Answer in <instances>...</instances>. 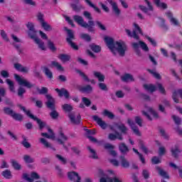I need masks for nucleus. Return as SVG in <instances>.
I'll use <instances>...</instances> for the list:
<instances>
[{
  "instance_id": "50",
  "label": "nucleus",
  "mask_w": 182,
  "mask_h": 182,
  "mask_svg": "<svg viewBox=\"0 0 182 182\" xmlns=\"http://www.w3.org/2000/svg\"><path fill=\"white\" fill-rule=\"evenodd\" d=\"M52 65H53V66L56 68L57 70H60V72H63V70H65V69L63 68V66L60 64H59V63H58L56 61H53Z\"/></svg>"
},
{
  "instance_id": "64",
  "label": "nucleus",
  "mask_w": 182,
  "mask_h": 182,
  "mask_svg": "<svg viewBox=\"0 0 182 182\" xmlns=\"http://www.w3.org/2000/svg\"><path fill=\"white\" fill-rule=\"evenodd\" d=\"M70 6L73 9V10H74L75 12H79V11L82 9V6H77L76 5V4L73 3L70 4Z\"/></svg>"
},
{
  "instance_id": "59",
  "label": "nucleus",
  "mask_w": 182,
  "mask_h": 182,
  "mask_svg": "<svg viewBox=\"0 0 182 182\" xmlns=\"http://www.w3.org/2000/svg\"><path fill=\"white\" fill-rule=\"evenodd\" d=\"M56 159H58L60 161H61L62 164L65 165L66 163H68V159L62 156L61 155L56 154L55 155Z\"/></svg>"
},
{
  "instance_id": "63",
  "label": "nucleus",
  "mask_w": 182,
  "mask_h": 182,
  "mask_svg": "<svg viewBox=\"0 0 182 182\" xmlns=\"http://www.w3.org/2000/svg\"><path fill=\"white\" fill-rule=\"evenodd\" d=\"M147 72L151 73V75H153V76L155 77L156 79H161V76L160 75V74L154 72V70L151 69H147Z\"/></svg>"
},
{
  "instance_id": "30",
  "label": "nucleus",
  "mask_w": 182,
  "mask_h": 182,
  "mask_svg": "<svg viewBox=\"0 0 182 182\" xmlns=\"http://www.w3.org/2000/svg\"><path fill=\"white\" fill-rule=\"evenodd\" d=\"M90 48L92 52H95V53H99L100 52H102V47L95 43L90 44Z\"/></svg>"
},
{
  "instance_id": "62",
  "label": "nucleus",
  "mask_w": 182,
  "mask_h": 182,
  "mask_svg": "<svg viewBox=\"0 0 182 182\" xmlns=\"http://www.w3.org/2000/svg\"><path fill=\"white\" fill-rule=\"evenodd\" d=\"M48 46L49 49L52 50V52H55L56 50V47L55 46V44L50 40L48 41Z\"/></svg>"
},
{
  "instance_id": "27",
  "label": "nucleus",
  "mask_w": 182,
  "mask_h": 182,
  "mask_svg": "<svg viewBox=\"0 0 182 182\" xmlns=\"http://www.w3.org/2000/svg\"><path fill=\"white\" fill-rule=\"evenodd\" d=\"M85 2H86L87 4L89 5V6H90V8H93L94 11H95V12H97V14H102V10H100V9H99V7L96 6V5H95L93 3H92V1L90 0H84Z\"/></svg>"
},
{
  "instance_id": "8",
  "label": "nucleus",
  "mask_w": 182,
  "mask_h": 182,
  "mask_svg": "<svg viewBox=\"0 0 182 182\" xmlns=\"http://www.w3.org/2000/svg\"><path fill=\"white\" fill-rule=\"evenodd\" d=\"M144 1L146 2L148 8L146 7V6H143V5H139V8L142 11V12H144V14H146V15L150 16L151 14L150 13H149V11H151V12H153V11H154V9L153 8L151 3H150L149 0H144Z\"/></svg>"
},
{
  "instance_id": "7",
  "label": "nucleus",
  "mask_w": 182,
  "mask_h": 182,
  "mask_svg": "<svg viewBox=\"0 0 182 182\" xmlns=\"http://www.w3.org/2000/svg\"><path fill=\"white\" fill-rule=\"evenodd\" d=\"M56 140H57V143L63 146L65 150H68V146L65 145V141H68V136H66L65 134L63 133V129L62 127L59 128L58 136L56 139Z\"/></svg>"
},
{
  "instance_id": "54",
  "label": "nucleus",
  "mask_w": 182,
  "mask_h": 182,
  "mask_svg": "<svg viewBox=\"0 0 182 182\" xmlns=\"http://www.w3.org/2000/svg\"><path fill=\"white\" fill-rule=\"evenodd\" d=\"M4 112L5 113V114H8L9 116H11L12 117V115L15 113L14 112V110H12V109H11L10 107H5L4 109Z\"/></svg>"
},
{
  "instance_id": "28",
  "label": "nucleus",
  "mask_w": 182,
  "mask_h": 182,
  "mask_svg": "<svg viewBox=\"0 0 182 182\" xmlns=\"http://www.w3.org/2000/svg\"><path fill=\"white\" fill-rule=\"evenodd\" d=\"M40 141L41 143H42V144H43V146H45V147H46V149H51V150H53V151H56V149L52 146V145L49 144V142H48V141H46V139H45L44 138H41L40 139Z\"/></svg>"
},
{
  "instance_id": "22",
  "label": "nucleus",
  "mask_w": 182,
  "mask_h": 182,
  "mask_svg": "<svg viewBox=\"0 0 182 182\" xmlns=\"http://www.w3.org/2000/svg\"><path fill=\"white\" fill-rule=\"evenodd\" d=\"M79 90L82 92V93H92V92H93V87H92V85H87L85 86H82L80 87L79 88Z\"/></svg>"
},
{
  "instance_id": "33",
  "label": "nucleus",
  "mask_w": 182,
  "mask_h": 182,
  "mask_svg": "<svg viewBox=\"0 0 182 182\" xmlns=\"http://www.w3.org/2000/svg\"><path fill=\"white\" fill-rule=\"evenodd\" d=\"M43 73H45L48 79H50V80H51V79H53V73H52V71H50V70L48 68V67L43 68Z\"/></svg>"
},
{
  "instance_id": "44",
  "label": "nucleus",
  "mask_w": 182,
  "mask_h": 182,
  "mask_svg": "<svg viewBox=\"0 0 182 182\" xmlns=\"http://www.w3.org/2000/svg\"><path fill=\"white\" fill-rule=\"evenodd\" d=\"M80 38V39L85 41V42H90L92 41V37L88 33H81Z\"/></svg>"
},
{
  "instance_id": "29",
  "label": "nucleus",
  "mask_w": 182,
  "mask_h": 182,
  "mask_svg": "<svg viewBox=\"0 0 182 182\" xmlns=\"http://www.w3.org/2000/svg\"><path fill=\"white\" fill-rule=\"evenodd\" d=\"M156 170L159 171V176H161V177H164V178H170V176L168 174H167V172H166L164 170L161 169L160 166H156Z\"/></svg>"
},
{
  "instance_id": "31",
  "label": "nucleus",
  "mask_w": 182,
  "mask_h": 182,
  "mask_svg": "<svg viewBox=\"0 0 182 182\" xmlns=\"http://www.w3.org/2000/svg\"><path fill=\"white\" fill-rule=\"evenodd\" d=\"M120 159H121L122 166L124 168H129V167H130V163L128 161L127 159H126V158H124V156H121Z\"/></svg>"
},
{
  "instance_id": "49",
  "label": "nucleus",
  "mask_w": 182,
  "mask_h": 182,
  "mask_svg": "<svg viewBox=\"0 0 182 182\" xmlns=\"http://www.w3.org/2000/svg\"><path fill=\"white\" fill-rule=\"evenodd\" d=\"M50 116L53 120H56L59 117V112L56 109H53L50 113Z\"/></svg>"
},
{
  "instance_id": "21",
  "label": "nucleus",
  "mask_w": 182,
  "mask_h": 182,
  "mask_svg": "<svg viewBox=\"0 0 182 182\" xmlns=\"http://www.w3.org/2000/svg\"><path fill=\"white\" fill-rule=\"evenodd\" d=\"M166 16L170 19V22L171 23H172V25H174L175 26H178V21L173 17V13H171V11H167L166 13Z\"/></svg>"
},
{
  "instance_id": "16",
  "label": "nucleus",
  "mask_w": 182,
  "mask_h": 182,
  "mask_svg": "<svg viewBox=\"0 0 182 182\" xmlns=\"http://www.w3.org/2000/svg\"><path fill=\"white\" fill-rule=\"evenodd\" d=\"M114 133L115 134H113V133L109 134L108 135L109 140H111L112 141H114V140H117V139L120 141L123 140V136L122 135V134H120L117 131H115Z\"/></svg>"
},
{
  "instance_id": "55",
  "label": "nucleus",
  "mask_w": 182,
  "mask_h": 182,
  "mask_svg": "<svg viewBox=\"0 0 182 182\" xmlns=\"http://www.w3.org/2000/svg\"><path fill=\"white\" fill-rule=\"evenodd\" d=\"M161 24H160V28L164 29V32H167L168 31V26L166 25V20L164 18L161 19Z\"/></svg>"
},
{
  "instance_id": "19",
  "label": "nucleus",
  "mask_w": 182,
  "mask_h": 182,
  "mask_svg": "<svg viewBox=\"0 0 182 182\" xmlns=\"http://www.w3.org/2000/svg\"><path fill=\"white\" fill-rule=\"evenodd\" d=\"M177 95H179L181 99L182 100V90L181 89L176 90L173 92L172 99H173V102H175V103H179V100H178V98L177 97Z\"/></svg>"
},
{
  "instance_id": "48",
  "label": "nucleus",
  "mask_w": 182,
  "mask_h": 182,
  "mask_svg": "<svg viewBox=\"0 0 182 182\" xmlns=\"http://www.w3.org/2000/svg\"><path fill=\"white\" fill-rule=\"evenodd\" d=\"M102 114L103 116H107V117H108L109 119H114V114H113V112H110L107 109H104Z\"/></svg>"
},
{
  "instance_id": "58",
  "label": "nucleus",
  "mask_w": 182,
  "mask_h": 182,
  "mask_svg": "<svg viewBox=\"0 0 182 182\" xmlns=\"http://www.w3.org/2000/svg\"><path fill=\"white\" fill-rule=\"evenodd\" d=\"M135 123L139 126V127H143V119L141 117L136 116L134 117Z\"/></svg>"
},
{
  "instance_id": "41",
  "label": "nucleus",
  "mask_w": 182,
  "mask_h": 182,
  "mask_svg": "<svg viewBox=\"0 0 182 182\" xmlns=\"http://www.w3.org/2000/svg\"><path fill=\"white\" fill-rule=\"evenodd\" d=\"M132 150L136 154H137V156H139V160L141 161L142 164H146V159H144L143 154H140L139 150L136 149V148H133Z\"/></svg>"
},
{
  "instance_id": "52",
  "label": "nucleus",
  "mask_w": 182,
  "mask_h": 182,
  "mask_svg": "<svg viewBox=\"0 0 182 182\" xmlns=\"http://www.w3.org/2000/svg\"><path fill=\"white\" fill-rule=\"evenodd\" d=\"M77 73H79L80 76H81L85 82H90V80L89 79V77L85 74V73L80 71V70H77Z\"/></svg>"
},
{
  "instance_id": "34",
  "label": "nucleus",
  "mask_w": 182,
  "mask_h": 182,
  "mask_svg": "<svg viewBox=\"0 0 182 182\" xmlns=\"http://www.w3.org/2000/svg\"><path fill=\"white\" fill-rule=\"evenodd\" d=\"M58 58L60 59V60H61L63 63H65V62H69V60H70V55H68V54H60L58 55Z\"/></svg>"
},
{
  "instance_id": "9",
  "label": "nucleus",
  "mask_w": 182,
  "mask_h": 182,
  "mask_svg": "<svg viewBox=\"0 0 182 182\" xmlns=\"http://www.w3.org/2000/svg\"><path fill=\"white\" fill-rule=\"evenodd\" d=\"M46 97L48 100L46 102V105L48 109H50V110H55L56 106L55 105V99H53V97L50 95H46Z\"/></svg>"
},
{
  "instance_id": "47",
  "label": "nucleus",
  "mask_w": 182,
  "mask_h": 182,
  "mask_svg": "<svg viewBox=\"0 0 182 182\" xmlns=\"http://www.w3.org/2000/svg\"><path fill=\"white\" fill-rule=\"evenodd\" d=\"M144 88L145 89V90H148V92H151V93H153V92H156V86L153 85H144Z\"/></svg>"
},
{
  "instance_id": "20",
  "label": "nucleus",
  "mask_w": 182,
  "mask_h": 182,
  "mask_svg": "<svg viewBox=\"0 0 182 182\" xmlns=\"http://www.w3.org/2000/svg\"><path fill=\"white\" fill-rule=\"evenodd\" d=\"M119 150L122 154H127L129 151H130L129 146H127L124 142H122L119 144Z\"/></svg>"
},
{
  "instance_id": "51",
  "label": "nucleus",
  "mask_w": 182,
  "mask_h": 182,
  "mask_svg": "<svg viewBox=\"0 0 182 182\" xmlns=\"http://www.w3.org/2000/svg\"><path fill=\"white\" fill-rule=\"evenodd\" d=\"M25 93H26V90H25V88L20 87L18 89V92L17 95L19 97L23 98V95H25Z\"/></svg>"
},
{
  "instance_id": "46",
  "label": "nucleus",
  "mask_w": 182,
  "mask_h": 182,
  "mask_svg": "<svg viewBox=\"0 0 182 182\" xmlns=\"http://www.w3.org/2000/svg\"><path fill=\"white\" fill-rule=\"evenodd\" d=\"M41 24L44 31H46L47 32L52 31V26L46 21H43Z\"/></svg>"
},
{
  "instance_id": "38",
  "label": "nucleus",
  "mask_w": 182,
  "mask_h": 182,
  "mask_svg": "<svg viewBox=\"0 0 182 182\" xmlns=\"http://www.w3.org/2000/svg\"><path fill=\"white\" fill-rule=\"evenodd\" d=\"M154 2L157 8H161L162 9H167V4L160 2V0H154Z\"/></svg>"
},
{
  "instance_id": "18",
  "label": "nucleus",
  "mask_w": 182,
  "mask_h": 182,
  "mask_svg": "<svg viewBox=\"0 0 182 182\" xmlns=\"http://www.w3.org/2000/svg\"><path fill=\"white\" fill-rule=\"evenodd\" d=\"M14 68H16V70L21 72V73H28V72H29V68H28V67H23L22 64L18 63H14Z\"/></svg>"
},
{
  "instance_id": "26",
  "label": "nucleus",
  "mask_w": 182,
  "mask_h": 182,
  "mask_svg": "<svg viewBox=\"0 0 182 182\" xmlns=\"http://www.w3.org/2000/svg\"><path fill=\"white\" fill-rule=\"evenodd\" d=\"M138 144L139 146V149L145 154H147V153H149V149H147V147L146 146V145L144 144V141H143V140L139 139L138 141Z\"/></svg>"
},
{
  "instance_id": "36",
  "label": "nucleus",
  "mask_w": 182,
  "mask_h": 182,
  "mask_svg": "<svg viewBox=\"0 0 182 182\" xmlns=\"http://www.w3.org/2000/svg\"><path fill=\"white\" fill-rule=\"evenodd\" d=\"M11 164L14 170L19 171L22 168V166L15 159H11Z\"/></svg>"
},
{
  "instance_id": "45",
  "label": "nucleus",
  "mask_w": 182,
  "mask_h": 182,
  "mask_svg": "<svg viewBox=\"0 0 182 182\" xmlns=\"http://www.w3.org/2000/svg\"><path fill=\"white\" fill-rule=\"evenodd\" d=\"M11 117L14 119L16 120L17 122H22L23 120V116L21 114H18L14 112L12 115Z\"/></svg>"
},
{
  "instance_id": "17",
  "label": "nucleus",
  "mask_w": 182,
  "mask_h": 182,
  "mask_svg": "<svg viewBox=\"0 0 182 182\" xmlns=\"http://www.w3.org/2000/svg\"><path fill=\"white\" fill-rule=\"evenodd\" d=\"M55 90L58 93V96L60 97H65V99H69L70 95L69 94V91L65 88H55Z\"/></svg>"
},
{
  "instance_id": "40",
  "label": "nucleus",
  "mask_w": 182,
  "mask_h": 182,
  "mask_svg": "<svg viewBox=\"0 0 182 182\" xmlns=\"http://www.w3.org/2000/svg\"><path fill=\"white\" fill-rule=\"evenodd\" d=\"M23 160L27 164H31L32 163H35V159L33 158H32L30 155H24L23 156Z\"/></svg>"
},
{
  "instance_id": "2",
  "label": "nucleus",
  "mask_w": 182,
  "mask_h": 182,
  "mask_svg": "<svg viewBox=\"0 0 182 182\" xmlns=\"http://www.w3.org/2000/svg\"><path fill=\"white\" fill-rule=\"evenodd\" d=\"M83 16L87 19H89L88 23L85 21V19H83V17L79 16V15H75L73 16V19L75 22L77 23V25H80V26H82V28H85V29H87V31L91 33H95V21H92L93 17H92V14L90 12L85 11L83 12Z\"/></svg>"
},
{
  "instance_id": "15",
  "label": "nucleus",
  "mask_w": 182,
  "mask_h": 182,
  "mask_svg": "<svg viewBox=\"0 0 182 182\" xmlns=\"http://www.w3.org/2000/svg\"><path fill=\"white\" fill-rule=\"evenodd\" d=\"M107 2L111 5L112 8L113 12L117 16H119L121 14L120 9H119V6H117V3L113 1V0H107Z\"/></svg>"
},
{
  "instance_id": "1",
  "label": "nucleus",
  "mask_w": 182,
  "mask_h": 182,
  "mask_svg": "<svg viewBox=\"0 0 182 182\" xmlns=\"http://www.w3.org/2000/svg\"><path fill=\"white\" fill-rule=\"evenodd\" d=\"M105 42L107 48L110 49L111 52L113 53L114 56H116V52H118L119 56H124V55H126V50H127V46L124 42H114V39L107 36L105 37Z\"/></svg>"
},
{
  "instance_id": "6",
  "label": "nucleus",
  "mask_w": 182,
  "mask_h": 182,
  "mask_svg": "<svg viewBox=\"0 0 182 182\" xmlns=\"http://www.w3.org/2000/svg\"><path fill=\"white\" fill-rule=\"evenodd\" d=\"M14 77L20 86H24L27 89H32V87H35L36 86L35 84H32L29 81L21 77L18 74H14Z\"/></svg>"
},
{
  "instance_id": "25",
  "label": "nucleus",
  "mask_w": 182,
  "mask_h": 182,
  "mask_svg": "<svg viewBox=\"0 0 182 182\" xmlns=\"http://www.w3.org/2000/svg\"><path fill=\"white\" fill-rule=\"evenodd\" d=\"M1 176L6 180H11L12 178V172L9 169H6L1 172Z\"/></svg>"
},
{
  "instance_id": "4",
  "label": "nucleus",
  "mask_w": 182,
  "mask_h": 182,
  "mask_svg": "<svg viewBox=\"0 0 182 182\" xmlns=\"http://www.w3.org/2000/svg\"><path fill=\"white\" fill-rule=\"evenodd\" d=\"M64 29L65 31H67V37L65 38L67 43L74 50H79V46L76 45L75 42H73V41L76 39V37H75V33H73V31L68 28V27H65Z\"/></svg>"
},
{
  "instance_id": "10",
  "label": "nucleus",
  "mask_w": 182,
  "mask_h": 182,
  "mask_svg": "<svg viewBox=\"0 0 182 182\" xmlns=\"http://www.w3.org/2000/svg\"><path fill=\"white\" fill-rule=\"evenodd\" d=\"M26 28H28V36L31 39H35V35H36V31L35 30V26L33 25V23L28 22L27 24H26Z\"/></svg>"
},
{
  "instance_id": "24",
  "label": "nucleus",
  "mask_w": 182,
  "mask_h": 182,
  "mask_svg": "<svg viewBox=\"0 0 182 182\" xmlns=\"http://www.w3.org/2000/svg\"><path fill=\"white\" fill-rule=\"evenodd\" d=\"M122 82H134V77L133 75L129 73H126L121 77Z\"/></svg>"
},
{
  "instance_id": "56",
  "label": "nucleus",
  "mask_w": 182,
  "mask_h": 182,
  "mask_svg": "<svg viewBox=\"0 0 182 182\" xmlns=\"http://www.w3.org/2000/svg\"><path fill=\"white\" fill-rule=\"evenodd\" d=\"M62 109L65 110V112H72L73 110V107H72L70 105L65 104L62 106Z\"/></svg>"
},
{
  "instance_id": "37",
  "label": "nucleus",
  "mask_w": 182,
  "mask_h": 182,
  "mask_svg": "<svg viewBox=\"0 0 182 182\" xmlns=\"http://www.w3.org/2000/svg\"><path fill=\"white\" fill-rule=\"evenodd\" d=\"M171 151L172 153L173 157L175 159H178V153H181V151L178 149V145H175V149H171Z\"/></svg>"
},
{
  "instance_id": "14",
  "label": "nucleus",
  "mask_w": 182,
  "mask_h": 182,
  "mask_svg": "<svg viewBox=\"0 0 182 182\" xmlns=\"http://www.w3.org/2000/svg\"><path fill=\"white\" fill-rule=\"evenodd\" d=\"M127 123L129 126H130L134 134H136V136H141V134L140 133V130H139V127H136V124H134V122H133V120H132L131 119H128Z\"/></svg>"
},
{
  "instance_id": "32",
  "label": "nucleus",
  "mask_w": 182,
  "mask_h": 182,
  "mask_svg": "<svg viewBox=\"0 0 182 182\" xmlns=\"http://www.w3.org/2000/svg\"><path fill=\"white\" fill-rule=\"evenodd\" d=\"M93 75L95 77H97V79H98V82H105V75L102 74V73L94 71Z\"/></svg>"
},
{
  "instance_id": "3",
  "label": "nucleus",
  "mask_w": 182,
  "mask_h": 182,
  "mask_svg": "<svg viewBox=\"0 0 182 182\" xmlns=\"http://www.w3.org/2000/svg\"><path fill=\"white\" fill-rule=\"evenodd\" d=\"M18 107H19L21 110H23V112H25V114H26L28 117H29L30 119H32L33 120H34V122H37V124L39 126L40 130H42V129H43V127L46 126V122H42V120L38 118V117H35V115H33L31 112V110L29 109L27 110L25 107L22 106V105H18Z\"/></svg>"
},
{
  "instance_id": "42",
  "label": "nucleus",
  "mask_w": 182,
  "mask_h": 182,
  "mask_svg": "<svg viewBox=\"0 0 182 182\" xmlns=\"http://www.w3.org/2000/svg\"><path fill=\"white\" fill-rule=\"evenodd\" d=\"M22 139L23 141H21V144L22 146H23V147H25L26 149H31V144L27 141L28 139H26V136H25V135H22Z\"/></svg>"
},
{
  "instance_id": "39",
  "label": "nucleus",
  "mask_w": 182,
  "mask_h": 182,
  "mask_svg": "<svg viewBox=\"0 0 182 182\" xmlns=\"http://www.w3.org/2000/svg\"><path fill=\"white\" fill-rule=\"evenodd\" d=\"M34 41H35L36 43H37V45H38V48L41 50H45V43H43V41H42L41 39H39L38 38H36V37L34 38Z\"/></svg>"
},
{
  "instance_id": "13",
  "label": "nucleus",
  "mask_w": 182,
  "mask_h": 182,
  "mask_svg": "<svg viewBox=\"0 0 182 182\" xmlns=\"http://www.w3.org/2000/svg\"><path fill=\"white\" fill-rule=\"evenodd\" d=\"M68 117L73 124H80L82 123V117L80 114L76 117H75V114L70 113L68 114Z\"/></svg>"
},
{
  "instance_id": "5",
  "label": "nucleus",
  "mask_w": 182,
  "mask_h": 182,
  "mask_svg": "<svg viewBox=\"0 0 182 182\" xmlns=\"http://www.w3.org/2000/svg\"><path fill=\"white\" fill-rule=\"evenodd\" d=\"M134 26L135 28L133 30L132 33V31L127 28L125 29V32L129 38H134V39H136V41H139V39H140V37L139 36V35H137V32L140 35H143V31H141V28H140L139 24L134 23Z\"/></svg>"
},
{
  "instance_id": "60",
  "label": "nucleus",
  "mask_w": 182,
  "mask_h": 182,
  "mask_svg": "<svg viewBox=\"0 0 182 182\" xmlns=\"http://www.w3.org/2000/svg\"><path fill=\"white\" fill-rule=\"evenodd\" d=\"M98 87H100V90H102L103 92H107V90H109L107 85L103 82L98 83Z\"/></svg>"
},
{
  "instance_id": "61",
  "label": "nucleus",
  "mask_w": 182,
  "mask_h": 182,
  "mask_svg": "<svg viewBox=\"0 0 182 182\" xmlns=\"http://www.w3.org/2000/svg\"><path fill=\"white\" fill-rule=\"evenodd\" d=\"M82 102L84 103V105L87 107H89V106H90V105H92V101H90V100H89V98L86 97H83L82 98Z\"/></svg>"
},
{
  "instance_id": "53",
  "label": "nucleus",
  "mask_w": 182,
  "mask_h": 182,
  "mask_svg": "<svg viewBox=\"0 0 182 182\" xmlns=\"http://www.w3.org/2000/svg\"><path fill=\"white\" fill-rule=\"evenodd\" d=\"M87 150H89L91 154H92L91 156L92 159H99V156H97V154H96V151H95V149H92V147L90 146H87Z\"/></svg>"
},
{
  "instance_id": "23",
  "label": "nucleus",
  "mask_w": 182,
  "mask_h": 182,
  "mask_svg": "<svg viewBox=\"0 0 182 182\" xmlns=\"http://www.w3.org/2000/svg\"><path fill=\"white\" fill-rule=\"evenodd\" d=\"M114 126L121 132V133H122V134H127V127L124 125V124L115 123Z\"/></svg>"
},
{
  "instance_id": "57",
  "label": "nucleus",
  "mask_w": 182,
  "mask_h": 182,
  "mask_svg": "<svg viewBox=\"0 0 182 182\" xmlns=\"http://www.w3.org/2000/svg\"><path fill=\"white\" fill-rule=\"evenodd\" d=\"M139 45L142 50H144V52H149V46H147V44H146V43L140 41Z\"/></svg>"
},
{
  "instance_id": "11",
  "label": "nucleus",
  "mask_w": 182,
  "mask_h": 182,
  "mask_svg": "<svg viewBox=\"0 0 182 182\" xmlns=\"http://www.w3.org/2000/svg\"><path fill=\"white\" fill-rule=\"evenodd\" d=\"M68 177L70 181L73 182H80V180H82V178L80 176H79V173L75 171L68 172Z\"/></svg>"
},
{
  "instance_id": "35",
  "label": "nucleus",
  "mask_w": 182,
  "mask_h": 182,
  "mask_svg": "<svg viewBox=\"0 0 182 182\" xmlns=\"http://www.w3.org/2000/svg\"><path fill=\"white\" fill-rule=\"evenodd\" d=\"M35 89L38 92V95H48V92H49V90L46 87H42L41 89H40L39 87L36 86Z\"/></svg>"
},
{
  "instance_id": "43",
  "label": "nucleus",
  "mask_w": 182,
  "mask_h": 182,
  "mask_svg": "<svg viewBox=\"0 0 182 182\" xmlns=\"http://www.w3.org/2000/svg\"><path fill=\"white\" fill-rule=\"evenodd\" d=\"M6 82L7 85H9L10 92H15V84H14V81L11 80L10 79H6Z\"/></svg>"
},
{
  "instance_id": "12",
  "label": "nucleus",
  "mask_w": 182,
  "mask_h": 182,
  "mask_svg": "<svg viewBox=\"0 0 182 182\" xmlns=\"http://www.w3.org/2000/svg\"><path fill=\"white\" fill-rule=\"evenodd\" d=\"M92 119L103 130H106L107 129V124L102 119V118L99 117L97 115H94Z\"/></svg>"
}]
</instances>
